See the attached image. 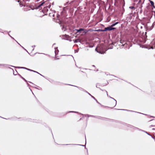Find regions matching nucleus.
Wrapping results in <instances>:
<instances>
[{"mask_svg":"<svg viewBox=\"0 0 155 155\" xmlns=\"http://www.w3.org/2000/svg\"><path fill=\"white\" fill-rule=\"evenodd\" d=\"M108 103L109 107L110 108H113L116 105L117 101L115 100L112 98L109 101Z\"/></svg>","mask_w":155,"mask_h":155,"instance_id":"nucleus-1","label":"nucleus"},{"mask_svg":"<svg viewBox=\"0 0 155 155\" xmlns=\"http://www.w3.org/2000/svg\"><path fill=\"white\" fill-rule=\"evenodd\" d=\"M116 3L120 4V5L123 6L125 4L124 0H115Z\"/></svg>","mask_w":155,"mask_h":155,"instance_id":"nucleus-2","label":"nucleus"},{"mask_svg":"<svg viewBox=\"0 0 155 155\" xmlns=\"http://www.w3.org/2000/svg\"><path fill=\"white\" fill-rule=\"evenodd\" d=\"M115 28H112L111 26H109L105 28L104 30H102L103 31H110L115 29Z\"/></svg>","mask_w":155,"mask_h":155,"instance_id":"nucleus-3","label":"nucleus"},{"mask_svg":"<svg viewBox=\"0 0 155 155\" xmlns=\"http://www.w3.org/2000/svg\"><path fill=\"white\" fill-rule=\"evenodd\" d=\"M24 7H25L24 8V10L25 11H27L28 10H29L31 9V7L28 5L26 6L25 5H24Z\"/></svg>","mask_w":155,"mask_h":155,"instance_id":"nucleus-4","label":"nucleus"},{"mask_svg":"<svg viewBox=\"0 0 155 155\" xmlns=\"http://www.w3.org/2000/svg\"><path fill=\"white\" fill-rule=\"evenodd\" d=\"M152 45V48L155 49V38L151 42Z\"/></svg>","mask_w":155,"mask_h":155,"instance_id":"nucleus-5","label":"nucleus"},{"mask_svg":"<svg viewBox=\"0 0 155 155\" xmlns=\"http://www.w3.org/2000/svg\"><path fill=\"white\" fill-rule=\"evenodd\" d=\"M102 85L104 86L107 85L108 82L107 81H104L102 82Z\"/></svg>","mask_w":155,"mask_h":155,"instance_id":"nucleus-6","label":"nucleus"},{"mask_svg":"<svg viewBox=\"0 0 155 155\" xmlns=\"http://www.w3.org/2000/svg\"><path fill=\"white\" fill-rule=\"evenodd\" d=\"M18 2H20L19 5L21 6H24V5H25L23 2H20L19 0H18Z\"/></svg>","mask_w":155,"mask_h":155,"instance_id":"nucleus-7","label":"nucleus"},{"mask_svg":"<svg viewBox=\"0 0 155 155\" xmlns=\"http://www.w3.org/2000/svg\"><path fill=\"white\" fill-rule=\"evenodd\" d=\"M149 1H150V3L151 4V5L154 8H155V6L154 5V2L153 1H151V0H149Z\"/></svg>","mask_w":155,"mask_h":155,"instance_id":"nucleus-8","label":"nucleus"},{"mask_svg":"<svg viewBox=\"0 0 155 155\" xmlns=\"http://www.w3.org/2000/svg\"><path fill=\"white\" fill-rule=\"evenodd\" d=\"M84 30H85V29H83V28H80L79 29H77L76 30L77 31V32H80L81 31H84Z\"/></svg>","mask_w":155,"mask_h":155,"instance_id":"nucleus-9","label":"nucleus"},{"mask_svg":"<svg viewBox=\"0 0 155 155\" xmlns=\"http://www.w3.org/2000/svg\"><path fill=\"white\" fill-rule=\"evenodd\" d=\"M59 52V51L58 49L57 48H55V55H57L58 54Z\"/></svg>","mask_w":155,"mask_h":155,"instance_id":"nucleus-10","label":"nucleus"},{"mask_svg":"<svg viewBox=\"0 0 155 155\" xmlns=\"http://www.w3.org/2000/svg\"><path fill=\"white\" fill-rule=\"evenodd\" d=\"M40 4L38 5V8H40V7L41 6H42L43 4L45 3V2H40Z\"/></svg>","mask_w":155,"mask_h":155,"instance_id":"nucleus-11","label":"nucleus"},{"mask_svg":"<svg viewBox=\"0 0 155 155\" xmlns=\"http://www.w3.org/2000/svg\"><path fill=\"white\" fill-rule=\"evenodd\" d=\"M153 125H152L153 126H155V120H152Z\"/></svg>","mask_w":155,"mask_h":155,"instance_id":"nucleus-12","label":"nucleus"},{"mask_svg":"<svg viewBox=\"0 0 155 155\" xmlns=\"http://www.w3.org/2000/svg\"><path fill=\"white\" fill-rule=\"evenodd\" d=\"M129 8L131 9H134V6H130L129 7Z\"/></svg>","mask_w":155,"mask_h":155,"instance_id":"nucleus-13","label":"nucleus"},{"mask_svg":"<svg viewBox=\"0 0 155 155\" xmlns=\"http://www.w3.org/2000/svg\"><path fill=\"white\" fill-rule=\"evenodd\" d=\"M115 24H112L110 26L112 27V28H113V27H114V26H115Z\"/></svg>","mask_w":155,"mask_h":155,"instance_id":"nucleus-14","label":"nucleus"},{"mask_svg":"<svg viewBox=\"0 0 155 155\" xmlns=\"http://www.w3.org/2000/svg\"><path fill=\"white\" fill-rule=\"evenodd\" d=\"M118 23H119V22H116V23H115L114 24H115V25H117V24H118Z\"/></svg>","mask_w":155,"mask_h":155,"instance_id":"nucleus-15","label":"nucleus"},{"mask_svg":"<svg viewBox=\"0 0 155 155\" xmlns=\"http://www.w3.org/2000/svg\"><path fill=\"white\" fill-rule=\"evenodd\" d=\"M22 68H25V69H28V70H30L29 69H27V68H23V67H22Z\"/></svg>","mask_w":155,"mask_h":155,"instance_id":"nucleus-16","label":"nucleus"},{"mask_svg":"<svg viewBox=\"0 0 155 155\" xmlns=\"http://www.w3.org/2000/svg\"><path fill=\"white\" fill-rule=\"evenodd\" d=\"M143 43L145 42V40H144V41H143Z\"/></svg>","mask_w":155,"mask_h":155,"instance_id":"nucleus-17","label":"nucleus"},{"mask_svg":"<svg viewBox=\"0 0 155 155\" xmlns=\"http://www.w3.org/2000/svg\"><path fill=\"white\" fill-rule=\"evenodd\" d=\"M39 0H36V1L37 2H38V1H39Z\"/></svg>","mask_w":155,"mask_h":155,"instance_id":"nucleus-18","label":"nucleus"},{"mask_svg":"<svg viewBox=\"0 0 155 155\" xmlns=\"http://www.w3.org/2000/svg\"><path fill=\"white\" fill-rule=\"evenodd\" d=\"M23 78L24 79V80H25V79Z\"/></svg>","mask_w":155,"mask_h":155,"instance_id":"nucleus-19","label":"nucleus"},{"mask_svg":"<svg viewBox=\"0 0 155 155\" xmlns=\"http://www.w3.org/2000/svg\"><path fill=\"white\" fill-rule=\"evenodd\" d=\"M1 65V64H0V65Z\"/></svg>","mask_w":155,"mask_h":155,"instance_id":"nucleus-20","label":"nucleus"}]
</instances>
